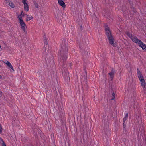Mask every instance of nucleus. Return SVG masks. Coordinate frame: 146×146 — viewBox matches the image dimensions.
Masks as SVG:
<instances>
[{
	"mask_svg": "<svg viewBox=\"0 0 146 146\" xmlns=\"http://www.w3.org/2000/svg\"><path fill=\"white\" fill-rule=\"evenodd\" d=\"M138 45L142 47L143 50H146V45L142 42L141 41V42H140Z\"/></svg>",
	"mask_w": 146,
	"mask_h": 146,
	"instance_id": "nucleus-10",
	"label": "nucleus"
},
{
	"mask_svg": "<svg viewBox=\"0 0 146 146\" xmlns=\"http://www.w3.org/2000/svg\"><path fill=\"white\" fill-rule=\"evenodd\" d=\"M131 39L134 42L136 43L137 44H139L140 42H141V40L138 39L135 36H133L131 37Z\"/></svg>",
	"mask_w": 146,
	"mask_h": 146,
	"instance_id": "nucleus-5",
	"label": "nucleus"
},
{
	"mask_svg": "<svg viewBox=\"0 0 146 146\" xmlns=\"http://www.w3.org/2000/svg\"><path fill=\"white\" fill-rule=\"evenodd\" d=\"M128 117V114L126 113L125 117L123 118V121H125L127 119Z\"/></svg>",
	"mask_w": 146,
	"mask_h": 146,
	"instance_id": "nucleus-20",
	"label": "nucleus"
},
{
	"mask_svg": "<svg viewBox=\"0 0 146 146\" xmlns=\"http://www.w3.org/2000/svg\"><path fill=\"white\" fill-rule=\"evenodd\" d=\"M2 146H6L5 144V143H2V144H1Z\"/></svg>",
	"mask_w": 146,
	"mask_h": 146,
	"instance_id": "nucleus-26",
	"label": "nucleus"
},
{
	"mask_svg": "<svg viewBox=\"0 0 146 146\" xmlns=\"http://www.w3.org/2000/svg\"><path fill=\"white\" fill-rule=\"evenodd\" d=\"M33 4L35 7L36 8H38V5L37 3V2L35 1V0H33Z\"/></svg>",
	"mask_w": 146,
	"mask_h": 146,
	"instance_id": "nucleus-15",
	"label": "nucleus"
},
{
	"mask_svg": "<svg viewBox=\"0 0 146 146\" xmlns=\"http://www.w3.org/2000/svg\"><path fill=\"white\" fill-rule=\"evenodd\" d=\"M19 23L22 29L23 30L24 32L25 33H27V31L25 30L26 26V25L24 23L23 20H21V21H20Z\"/></svg>",
	"mask_w": 146,
	"mask_h": 146,
	"instance_id": "nucleus-4",
	"label": "nucleus"
},
{
	"mask_svg": "<svg viewBox=\"0 0 146 146\" xmlns=\"http://www.w3.org/2000/svg\"><path fill=\"white\" fill-rule=\"evenodd\" d=\"M8 5L10 6L12 8H13L14 7H15V6H14V4L12 2H10L9 4H8Z\"/></svg>",
	"mask_w": 146,
	"mask_h": 146,
	"instance_id": "nucleus-17",
	"label": "nucleus"
},
{
	"mask_svg": "<svg viewBox=\"0 0 146 146\" xmlns=\"http://www.w3.org/2000/svg\"><path fill=\"white\" fill-rule=\"evenodd\" d=\"M1 67V65H0V67Z\"/></svg>",
	"mask_w": 146,
	"mask_h": 146,
	"instance_id": "nucleus-32",
	"label": "nucleus"
},
{
	"mask_svg": "<svg viewBox=\"0 0 146 146\" xmlns=\"http://www.w3.org/2000/svg\"><path fill=\"white\" fill-rule=\"evenodd\" d=\"M44 44L47 45L48 43V41L47 39L45 37H44Z\"/></svg>",
	"mask_w": 146,
	"mask_h": 146,
	"instance_id": "nucleus-19",
	"label": "nucleus"
},
{
	"mask_svg": "<svg viewBox=\"0 0 146 146\" xmlns=\"http://www.w3.org/2000/svg\"><path fill=\"white\" fill-rule=\"evenodd\" d=\"M26 15L27 16V18L26 19V21H28L33 18V17L32 16L29 17L28 15L26 14Z\"/></svg>",
	"mask_w": 146,
	"mask_h": 146,
	"instance_id": "nucleus-16",
	"label": "nucleus"
},
{
	"mask_svg": "<svg viewBox=\"0 0 146 146\" xmlns=\"http://www.w3.org/2000/svg\"><path fill=\"white\" fill-rule=\"evenodd\" d=\"M68 46L67 41L65 40H63L62 43L60 48V51L62 53L68 52Z\"/></svg>",
	"mask_w": 146,
	"mask_h": 146,
	"instance_id": "nucleus-2",
	"label": "nucleus"
},
{
	"mask_svg": "<svg viewBox=\"0 0 146 146\" xmlns=\"http://www.w3.org/2000/svg\"><path fill=\"white\" fill-rule=\"evenodd\" d=\"M123 128L124 130H125L126 129L125 127H126V124H125V121H123Z\"/></svg>",
	"mask_w": 146,
	"mask_h": 146,
	"instance_id": "nucleus-21",
	"label": "nucleus"
},
{
	"mask_svg": "<svg viewBox=\"0 0 146 146\" xmlns=\"http://www.w3.org/2000/svg\"><path fill=\"white\" fill-rule=\"evenodd\" d=\"M4 63H5L9 67L11 68L14 71V70L13 69V67L11 63L10 62H9V61H7L6 60L5 61Z\"/></svg>",
	"mask_w": 146,
	"mask_h": 146,
	"instance_id": "nucleus-12",
	"label": "nucleus"
},
{
	"mask_svg": "<svg viewBox=\"0 0 146 146\" xmlns=\"http://www.w3.org/2000/svg\"><path fill=\"white\" fill-rule=\"evenodd\" d=\"M2 77L0 75V79H1L2 78Z\"/></svg>",
	"mask_w": 146,
	"mask_h": 146,
	"instance_id": "nucleus-30",
	"label": "nucleus"
},
{
	"mask_svg": "<svg viewBox=\"0 0 146 146\" xmlns=\"http://www.w3.org/2000/svg\"><path fill=\"white\" fill-rule=\"evenodd\" d=\"M70 64H71V63H70V64H69V65H70Z\"/></svg>",
	"mask_w": 146,
	"mask_h": 146,
	"instance_id": "nucleus-31",
	"label": "nucleus"
},
{
	"mask_svg": "<svg viewBox=\"0 0 146 146\" xmlns=\"http://www.w3.org/2000/svg\"><path fill=\"white\" fill-rule=\"evenodd\" d=\"M27 0L25 1H23L22 2L24 5V9L26 11H28L29 10V6L27 3L26 2Z\"/></svg>",
	"mask_w": 146,
	"mask_h": 146,
	"instance_id": "nucleus-6",
	"label": "nucleus"
},
{
	"mask_svg": "<svg viewBox=\"0 0 146 146\" xmlns=\"http://www.w3.org/2000/svg\"><path fill=\"white\" fill-rule=\"evenodd\" d=\"M48 51L47 50V52H46V50H45V51L43 52V54L44 57H46L47 56L48 54Z\"/></svg>",
	"mask_w": 146,
	"mask_h": 146,
	"instance_id": "nucleus-18",
	"label": "nucleus"
},
{
	"mask_svg": "<svg viewBox=\"0 0 146 146\" xmlns=\"http://www.w3.org/2000/svg\"><path fill=\"white\" fill-rule=\"evenodd\" d=\"M139 80L141 81V84L143 90L145 91L146 88V83L145 82L143 77H142V78H140L139 79Z\"/></svg>",
	"mask_w": 146,
	"mask_h": 146,
	"instance_id": "nucleus-3",
	"label": "nucleus"
},
{
	"mask_svg": "<svg viewBox=\"0 0 146 146\" xmlns=\"http://www.w3.org/2000/svg\"><path fill=\"white\" fill-rule=\"evenodd\" d=\"M105 30L106 31V34L109 40L110 44L114 47H116V45L114 43L115 40L111 34L110 29L108 27H106Z\"/></svg>",
	"mask_w": 146,
	"mask_h": 146,
	"instance_id": "nucleus-1",
	"label": "nucleus"
},
{
	"mask_svg": "<svg viewBox=\"0 0 146 146\" xmlns=\"http://www.w3.org/2000/svg\"><path fill=\"white\" fill-rule=\"evenodd\" d=\"M0 143H1V144L3 143H4L3 140L2 139L1 137H0Z\"/></svg>",
	"mask_w": 146,
	"mask_h": 146,
	"instance_id": "nucleus-24",
	"label": "nucleus"
},
{
	"mask_svg": "<svg viewBox=\"0 0 146 146\" xmlns=\"http://www.w3.org/2000/svg\"><path fill=\"white\" fill-rule=\"evenodd\" d=\"M115 73V71L114 69L112 68L111 70V72L109 73L108 74L110 75V78L113 79L114 76V74Z\"/></svg>",
	"mask_w": 146,
	"mask_h": 146,
	"instance_id": "nucleus-8",
	"label": "nucleus"
},
{
	"mask_svg": "<svg viewBox=\"0 0 146 146\" xmlns=\"http://www.w3.org/2000/svg\"><path fill=\"white\" fill-rule=\"evenodd\" d=\"M126 34L130 38L133 36V35H132V34H131L129 32H128V31L126 32Z\"/></svg>",
	"mask_w": 146,
	"mask_h": 146,
	"instance_id": "nucleus-14",
	"label": "nucleus"
},
{
	"mask_svg": "<svg viewBox=\"0 0 146 146\" xmlns=\"http://www.w3.org/2000/svg\"><path fill=\"white\" fill-rule=\"evenodd\" d=\"M2 95V92L1 91H0V97Z\"/></svg>",
	"mask_w": 146,
	"mask_h": 146,
	"instance_id": "nucleus-28",
	"label": "nucleus"
},
{
	"mask_svg": "<svg viewBox=\"0 0 146 146\" xmlns=\"http://www.w3.org/2000/svg\"><path fill=\"white\" fill-rule=\"evenodd\" d=\"M137 73L138 74V76L139 78V79H140V78H142L143 77L142 76L141 73L139 69L138 68H137Z\"/></svg>",
	"mask_w": 146,
	"mask_h": 146,
	"instance_id": "nucleus-13",
	"label": "nucleus"
},
{
	"mask_svg": "<svg viewBox=\"0 0 146 146\" xmlns=\"http://www.w3.org/2000/svg\"><path fill=\"white\" fill-rule=\"evenodd\" d=\"M2 127H1V125L0 124V133H1L2 132Z\"/></svg>",
	"mask_w": 146,
	"mask_h": 146,
	"instance_id": "nucleus-25",
	"label": "nucleus"
},
{
	"mask_svg": "<svg viewBox=\"0 0 146 146\" xmlns=\"http://www.w3.org/2000/svg\"><path fill=\"white\" fill-rule=\"evenodd\" d=\"M68 57L67 52L62 53V60H63V64H64V62L66 61Z\"/></svg>",
	"mask_w": 146,
	"mask_h": 146,
	"instance_id": "nucleus-7",
	"label": "nucleus"
},
{
	"mask_svg": "<svg viewBox=\"0 0 146 146\" xmlns=\"http://www.w3.org/2000/svg\"><path fill=\"white\" fill-rule=\"evenodd\" d=\"M18 18L19 19L20 21H21V20H23L22 18L21 17V15H19L18 16Z\"/></svg>",
	"mask_w": 146,
	"mask_h": 146,
	"instance_id": "nucleus-23",
	"label": "nucleus"
},
{
	"mask_svg": "<svg viewBox=\"0 0 146 146\" xmlns=\"http://www.w3.org/2000/svg\"><path fill=\"white\" fill-rule=\"evenodd\" d=\"M80 29L81 30H82V26H80Z\"/></svg>",
	"mask_w": 146,
	"mask_h": 146,
	"instance_id": "nucleus-29",
	"label": "nucleus"
},
{
	"mask_svg": "<svg viewBox=\"0 0 146 146\" xmlns=\"http://www.w3.org/2000/svg\"><path fill=\"white\" fill-rule=\"evenodd\" d=\"M59 4L62 6L63 8H64L66 6L65 3L62 0H58Z\"/></svg>",
	"mask_w": 146,
	"mask_h": 146,
	"instance_id": "nucleus-9",
	"label": "nucleus"
},
{
	"mask_svg": "<svg viewBox=\"0 0 146 146\" xmlns=\"http://www.w3.org/2000/svg\"><path fill=\"white\" fill-rule=\"evenodd\" d=\"M112 98L111 99L112 100L114 99L115 98V94L114 92L112 94Z\"/></svg>",
	"mask_w": 146,
	"mask_h": 146,
	"instance_id": "nucleus-22",
	"label": "nucleus"
},
{
	"mask_svg": "<svg viewBox=\"0 0 146 146\" xmlns=\"http://www.w3.org/2000/svg\"><path fill=\"white\" fill-rule=\"evenodd\" d=\"M68 73L67 70H65L62 73V74L65 78L68 79Z\"/></svg>",
	"mask_w": 146,
	"mask_h": 146,
	"instance_id": "nucleus-11",
	"label": "nucleus"
},
{
	"mask_svg": "<svg viewBox=\"0 0 146 146\" xmlns=\"http://www.w3.org/2000/svg\"><path fill=\"white\" fill-rule=\"evenodd\" d=\"M20 15H23V16L24 15V14H23V11H22L21 12V14Z\"/></svg>",
	"mask_w": 146,
	"mask_h": 146,
	"instance_id": "nucleus-27",
	"label": "nucleus"
}]
</instances>
